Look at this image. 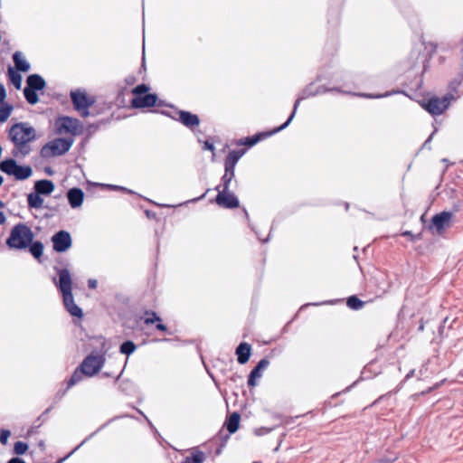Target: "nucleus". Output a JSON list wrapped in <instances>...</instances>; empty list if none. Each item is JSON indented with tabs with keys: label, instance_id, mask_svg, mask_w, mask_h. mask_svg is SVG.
Returning a JSON list of instances; mask_svg holds the SVG:
<instances>
[{
	"label": "nucleus",
	"instance_id": "nucleus-8",
	"mask_svg": "<svg viewBox=\"0 0 463 463\" xmlns=\"http://www.w3.org/2000/svg\"><path fill=\"white\" fill-rule=\"evenodd\" d=\"M55 128L60 135H78L82 131V126L80 121L70 117L59 118L55 122Z\"/></svg>",
	"mask_w": 463,
	"mask_h": 463
},
{
	"label": "nucleus",
	"instance_id": "nucleus-45",
	"mask_svg": "<svg viewBox=\"0 0 463 463\" xmlns=\"http://www.w3.org/2000/svg\"><path fill=\"white\" fill-rule=\"evenodd\" d=\"M97 284H98V282L96 279H89V281H88V285H89L90 288H91V289L96 288Z\"/></svg>",
	"mask_w": 463,
	"mask_h": 463
},
{
	"label": "nucleus",
	"instance_id": "nucleus-4",
	"mask_svg": "<svg viewBox=\"0 0 463 463\" xmlns=\"http://www.w3.org/2000/svg\"><path fill=\"white\" fill-rule=\"evenodd\" d=\"M149 88L145 84L137 86L132 90L134 108H149L156 104L157 97L156 94L148 93Z\"/></svg>",
	"mask_w": 463,
	"mask_h": 463
},
{
	"label": "nucleus",
	"instance_id": "nucleus-12",
	"mask_svg": "<svg viewBox=\"0 0 463 463\" xmlns=\"http://www.w3.org/2000/svg\"><path fill=\"white\" fill-rule=\"evenodd\" d=\"M214 203L224 209H235L240 206V201L234 194L228 191H218Z\"/></svg>",
	"mask_w": 463,
	"mask_h": 463
},
{
	"label": "nucleus",
	"instance_id": "nucleus-50",
	"mask_svg": "<svg viewBox=\"0 0 463 463\" xmlns=\"http://www.w3.org/2000/svg\"><path fill=\"white\" fill-rule=\"evenodd\" d=\"M156 327H157V329L162 330V331H165L166 329L165 326L160 323L157 324Z\"/></svg>",
	"mask_w": 463,
	"mask_h": 463
},
{
	"label": "nucleus",
	"instance_id": "nucleus-16",
	"mask_svg": "<svg viewBox=\"0 0 463 463\" xmlns=\"http://www.w3.org/2000/svg\"><path fill=\"white\" fill-rule=\"evenodd\" d=\"M328 91H340V90L338 88L328 89V88H326L325 86L315 87L313 83H310L307 86H306L299 92L298 95L301 97V99H308L310 97H314V96H317V95H319V94L326 93Z\"/></svg>",
	"mask_w": 463,
	"mask_h": 463
},
{
	"label": "nucleus",
	"instance_id": "nucleus-15",
	"mask_svg": "<svg viewBox=\"0 0 463 463\" xmlns=\"http://www.w3.org/2000/svg\"><path fill=\"white\" fill-rule=\"evenodd\" d=\"M53 248L56 251L67 250L71 245V239L67 232L61 231L52 237Z\"/></svg>",
	"mask_w": 463,
	"mask_h": 463
},
{
	"label": "nucleus",
	"instance_id": "nucleus-24",
	"mask_svg": "<svg viewBox=\"0 0 463 463\" xmlns=\"http://www.w3.org/2000/svg\"><path fill=\"white\" fill-rule=\"evenodd\" d=\"M234 177V170L231 168H224V175L222 177V184L217 186V191L230 190V184Z\"/></svg>",
	"mask_w": 463,
	"mask_h": 463
},
{
	"label": "nucleus",
	"instance_id": "nucleus-9",
	"mask_svg": "<svg viewBox=\"0 0 463 463\" xmlns=\"http://www.w3.org/2000/svg\"><path fill=\"white\" fill-rule=\"evenodd\" d=\"M451 96H444L442 99L438 97H432L425 100L422 107L430 114L438 116L442 114L449 105V99Z\"/></svg>",
	"mask_w": 463,
	"mask_h": 463
},
{
	"label": "nucleus",
	"instance_id": "nucleus-57",
	"mask_svg": "<svg viewBox=\"0 0 463 463\" xmlns=\"http://www.w3.org/2000/svg\"><path fill=\"white\" fill-rule=\"evenodd\" d=\"M2 183H3V178H2V176L0 175V185L2 184Z\"/></svg>",
	"mask_w": 463,
	"mask_h": 463
},
{
	"label": "nucleus",
	"instance_id": "nucleus-27",
	"mask_svg": "<svg viewBox=\"0 0 463 463\" xmlns=\"http://www.w3.org/2000/svg\"><path fill=\"white\" fill-rule=\"evenodd\" d=\"M304 100V99H301V97L298 95L295 103H294V106H293V110L291 112V114L289 115V117L288 118V119L286 120V122H284L282 125H280L279 127H277L276 128V131H282L284 130L286 128H288V126L290 124V122L293 120L295 115H296V112L298 110V108L300 104V102Z\"/></svg>",
	"mask_w": 463,
	"mask_h": 463
},
{
	"label": "nucleus",
	"instance_id": "nucleus-19",
	"mask_svg": "<svg viewBox=\"0 0 463 463\" xmlns=\"http://www.w3.org/2000/svg\"><path fill=\"white\" fill-rule=\"evenodd\" d=\"M240 420L241 414L238 411H233L232 414L227 416L223 427L226 428V434H229V437L231 436V434H233L238 430L240 426Z\"/></svg>",
	"mask_w": 463,
	"mask_h": 463
},
{
	"label": "nucleus",
	"instance_id": "nucleus-33",
	"mask_svg": "<svg viewBox=\"0 0 463 463\" xmlns=\"http://www.w3.org/2000/svg\"><path fill=\"white\" fill-rule=\"evenodd\" d=\"M43 203V201L39 196L38 194H30L28 196V203L32 207H35V208L41 207Z\"/></svg>",
	"mask_w": 463,
	"mask_h": 463
},
{
	"label": "nucleus",
	"instance_id": "nucleus-41",
	"mask_svg": "<svg viewBox=\"0 0 463 463\" xmlns=\"http://www.w3.org/2000/svg\"><path fill=\"white\" fill-rule=\"evenodd\" d=\"M436 132V129L430 135V137L426 139V141L423 143L421 148H428V149H430V146H429V144L430 143L434 134Z\"/></svg>",
	"mask_w": 463,
	"mask_h": 463
},
{
	"label": "nucleus",
	"instance_id": "nucleus-53",
	"mask_svg": "<svg viewBox=\"0 0 463 463\" xmlns=\"http://www.w3.org/2000/svg\"><path fill=\"white\" fill-rule=\"evenodd\" d=\"M45 172H46L49 175H52L53 174V171H52L50 167L45 168Z\"/></svg>",
	"mask_w": 463,
	"mask_h": 463
},
{
	"label": "nucleus",
	"instance_id": "nucleus-59",
	"mask_svg": "<svg viewBox=\"0 0 463 463\" xmlns=\"http://www.w3.org/2000/svg\"><path fill=\"white\" fill-rule=\"evenodd\" d=\"M3 205V203L0 202V207Z\"/></svg>",
	"mask_w": 463,
	"mask_h": 463
},
{
	"label": "nucleus",
	"instance_id": "nucleus-56",
	"mask_svg": "<svg viewBox=\"0 0 463 463\" xmlns=\"http://www.w3.org/2000/svg\"><path fill=\"white\" fill-rule=\"evenodd\" d=\"M243 211H244V214H245L246 218L248 219V218H249V213H248V212L246 211V209H244Z\"/></svg>",
	"mask_w": 463,
	"mask_h": 463
},
{
	"label": "nucleus",
	"instance_id": "nucleus-25",
	"mask_svg": "<svg viewBox=\"0 0 463 463\" xmlns=\"http://www.w3.org/2000/svg\"><path fill=\"white\" fill-rule=\"evenodd\" d=\"M27 84H28L27 88L34 90H42L45 86V82H44L43 79L37 74L29 76L27 79Z\"/></svg>",
	"mask_w": 463,
	"mask_h": 463
},
{
	"label": "nucleus",
	"instance_id": "nucleus-35",
	"mask_svg": "<svg viewBox=\"0 0 463 463\" xmlns=\"http://www.w3.org/2000/svg\"><path fill=\"white\" fill-rule=\"evenodd\" d=\"M83 374H84V373L82 372L81 367H80V370H76L69 382V386H72V385L76 384L77 383L80 382L82 380Z\"/></svg>",
	"mask_w": 463,
	"mask_h": 463
},
{
	"label": "nucleus",
	"instance_id": "nucleus-18",
	"mask_svg": "<svg viewBox=\"0 0 463 463\" xmlns=\"http://www.w3.org/2000/svg\"><path fill=\"white\" fill-rule=\"evenodd\" d=\"M279 132V131H276V128L270 131L260 132L251 137H247L244 139H241L239 144L245 145L248 146H252L256 145L258 142H260V140L265 139V138H267L274 134H277Z\"/></svg>",
	"mask_w": 463,
	"mask_h": 463
},
{
	"label": "nucleus",
	"instance_id": "nucleus-58",
	"mask_svg": "<svg viewBox=\"0 0 463 463\" xmlns=\"http://www.w3.org/2000/svg\"><path fill=\"white\" fill-rule=\"evenodd\" d=\"M253 463H260V462H259V461H254Z\"/></svg>",
	"mask_w": 463,
	"mask_h": 463
},
{
	"label": "nucleus",
	"instance_id": "nucleus-26",
	"mask_svg": "<svg viewBox=\"0 0 463 463\" xmlns=\"http://www.w3.org/2000/svg\"><path fill=\"white\" fill-rule=\"evenodd\" d=\"M14 61L17 70L22 71H27L30 69L29 62L25 60L21 52H15L14 54Z\"/></svg>",
	"mask_w": 463,
	"mask_h": 463
},
{
	"label": "nucleus",
	"instance_id": "nucleus-3",
	"mask_svg": "<svg viewBox=\"0 0 463 463\" xmlns=\"http://www.w3.org/2000/svg\"><path fill=\"white\" fill-rule=\"evenodd\" d=\"M33 234L29 227L24 224H18L13 228L7 240L10 248L24 249L33 241Z\"/></svg>",
	"mask_w": 463,
	"mask_h": 463
},
{
	"label": "nucleus",
	"instance_id": "nucleus-54",
	"mask_svg": "<svg viewBox=\"0 0 463 463\" xmlns=\"http://www.w3.org/2000/svg\"><path fill=\"white\" fill-rule=\"evenodd\" d=\"M423 329H424V326H423V324H420L419 326V330L423 331Z\"/></svg>",
	"mask_w": 463,
	"mask_h": 463
},
{
	"label": "nucleus",
	"instance_id": "nucleus-20",
	"mask_svg": "<svg viewBox=\"0 0 463 463\" xmlns=\"http://www.w3.org/2000/svg\"><path fill=\"white\" fill-rule=\"evenodd\" d=\"M174 118L177 120H180L184 126L188 128L199 126L200 124V119L197 116L185 111L176 112Z\"/></svg>",
	"mask_w": 463,
	"mask_h": 463
},
{
	"label": "nucleus",
	"instance_id": "nucleus-52",
	"mask_svg": "<svg viewBox=\"0 0 463 463\" xmlns=\"http://www.w3.org/2000/svg\"><path fill=\"white\" fill-rule=\"evenodd\" d=\"M5 217L3 213L0 212V224L4 223Z\"/></svg>",
	"mask_w": 463,
	"mask_h": 463
},
{
	"label": "nucleus",
	"instance_id": "nucleus-6",
	"mask_svg": "<svg viewBox=\"0 0 463 463\" xmlns=\"http://www.w3.org/2000/svg\"><path fill=\"white\" fill-rule=\"evenodd\" d=\"M72 145V140L56 138L43 146L41 156L45 158L59 156L66 153Z\"/></svg>",
	"mask_w": 463,
	"mask_h": 463
},
{
	"label": "nucleus",
	"instance_id": "nucleus-7",
	"mask_svg": "<svg viewBox=\"0 0 463 463\" xmlns=\"http://www.w3.org/2000/svg\"><path fill=\"white\" fill-rule=\"evenodd\" d=\"M2 172L8 175H13L18 180L29 178L33 174V169L29 165H20L14 159H7L0 164Z\"/></svg>",
	"mask_w": 463,
	"mask_h": 463
},
{
	"label": "nucleus",
	"instance_id": "nucleus-48",
	"mask_svg": "<svg viewBox=\"0 0 463 463\" xmlns=\"http://www.w3.org/2000/svg\"><path fill=\"white\" fill-rule=\"evenodd\" d=\"M7 463H25V462L19 458H11Z\"/></svg>",
	"mask_w": 463,
	"mask_h": 463
},
{
	"label": "nucleus",
	"instance_id": "nucleus-5",
	"mask_svg": "<svg viewBox=\"0 0 463 463\" xmlns=\"http://www.w3.org/2000/svg\"><path fill=\"white\" fill-rule=\"evenodd\" d=\"M229 440V434H226L222 429H221L218 433L210 439L207 442H204V458L206 457H216L219 456L223 448L226 446Z\"/></svg>",
	"mask_w": 463,
	"mask_h": 463
},
{
	"label": "nucleus",
	"instance_id": "nucleus-10",
	"mask_svg": "<svg viewBox=\"0 0 463 463\" xmlns=\"http://www.w3.org/2000/svg\"><path fill=\"white\" fill-rule=\"evenodd\" d=\"M71 97L75 109L80 111L82 116H88V108L94 103L93 97L89 96L81 90H72Z\"/></svg>",
	"mask_w": 463,
	"mask_h": 463
},
{
	"label": "nucleus",
	"instance_id": "nucleus-39",
	"mask_svg": "<svg viewBox=\"0 0 463 463\" xmlns=\"http://www.w3.org/2000/svg\"><path fill=\"white\" fill-rule=\"evenodd\" d=\"M10 437V431L9 430H2L0 433V442L4 445L7 443V440Z\"/></svg>",
	"mask_w": 463,
	"mask_h": 463
},
{
	"label": "nucleus",
	"instance_id": "nucleus-2",
	"mask_svg": "<svg viewBox=\"0 0 463 463\" xmlns=\"http://www.w3.org/2000/svg\"><path fill=\"white\" fill-rule=\"evenodd\" d=\"M59 280L56 285L62 293L63 302L70 314L76 317H82V310L75 304L71 293V275L66 269H60L58 272Z\"/></svg>",
	"mask_w": 463,
	"mask_h": 463
},
{
	"label": "nucleus",
	"instance_id": "nucleus-1",
	"mask_svg": "<svg viewBox=\"0 0 463 463\" xmlns=\"http://www.w3.org/2000/svg\"><path fill=\"white\" fill-rule=\"evenodd\" d=\"M8 137L15 147L23 155H26L28 154L26 145L36 139V131L28 123L21 122L10 128Z\"/></svg>",
	"mask_w": 463,
	"mask_h": 463
},
{
	"label": "nucleus",
	"instance_id": "nucleus-55",
	"mask_svg": "<svg viewBox=\"0 0 463 463\" xmlns=\"http://www.w3.org/2000/svg\"><path fill=\"white\" fill-rule=\"evenodd\" d=\"M203 368L207 371L208 374L213 378L212 373L207 370V368H206V365H205V364L203 365Z\"/></svg>",
	"mask_w": 463,
	"mask_h": 463
},
{
	"label": "nucleus",
	"instance_id": "nucleus-29",
	"mask_svg": "<svg viewBox=\"0 0 463 463\" xmlns=\"http://www.w3.org/2000/svg\"><path fill=\"white\" fill-rule=\"evenodd\" d=\"M12 111H13V107L11 105H8L6 103H2L0 105V122L1 123L5 122L8 119V118L10 117Z\"/></svg>",
	"mask_w": 463,
	"mask_h": 463
},
{
	"label": "nucleus",
	"instance_id": "nucleus-34",
	"mask_svg": "<svg viewBox=\"0 0 463 463\" xmlns=\"http://www.w3.org/2000/svg\"><path fill=\"white\" fill-rule=\"evenodd\" d=\"M43 247L42 245V243L40 242H35L33 243L31 248H30V251L31 253L35 257V258H40L43 254Z\"/></svg>",
	"mask_w": 463,
	"mask_h": 463
},
{
	"label": "nucleus",
	"instance_id": "nucleus-40",
	"mask_svg": "<svg viewBox=\"0 0 463 463\" xmlns=\"http://www.w3.org/2000/svg\"><path fill=\"white\" fill-rule=\"evenodd\" d=\"M161 319L159 317H157L155 313L151 314V317H147L145 318L146 324H152L154 322H159Z\"/></svg>",
	"mask_w": 463,
	"mask_h": 463
},
{
	"label": "nucleus",
	"instance_id": "nucleus-51",
	"mask_svg": "<svg viewBox=\"0 0 463 463\" xmlns=\"http://www.w3.org/2000/svg\"><path fill=\"white\" fill-rule=\"evenodd\" d=\"M259 240L262 241L263 242H268L269 241V236H270V233L268 235V237L266 239H260V237L259 236V234L256 232Z\"/></svg>",
	"mask_w": 463,
	"mask_h": 463
},
{
	"label": "nucleus",
	"instance_id": "nucleus-38",
	"mask_svg": "<svg viewBox=\"0 0 463 463\" xmlns=\"http://www.w3.org/2000/svg\"><path fill=\"white\" fill-rule=\"evenodd\" d=\"M202 462V455L201 453H196L193 455L192 458H187L184 463H201Z\"/></svg>",
	"mask_w": 463,
	"mask_h": 463
},
{
	"label": "nucleus",
	"instance_id": "nucleus-30",
	"mask_svg": "<svg viewBox=\"0 0 463 463\" xmlns=\"http://www.w3.org/2000/svg\"><path fill=\"white\" fill-rule=\"evenodd\" d=\"M9 77H10V80L11 82L14 85V87L16 89H20L21 86H22V76L17 73L16 71H14V70L10 69L9 70Z\"/></svg>",
	"mask_w": 463,
	"mask_h": 463
},
{
	"label": "nucleus",
	"instance_id": "nucleus-23",
	"mask_svg": "<svg viewBox=\"0 0 463 463\" xmlns=\"http://www.w3.org/2000/svg\"><path fill=\"white\" fill-rule=\"evenodd\" d=\"M83 196V192L80 189H71L68 193V200L71 207H80L82 204Z\"/></svg>",
	"mask_w": 463,
	"mask_h": 463
},
{
	"label": "nucleus",
	"instance_id": "nucleus-42",
	"mask_svg": "<svg viewBox=\"0 0 463 463\" xmlns=\"http://www.w3.org/2000/svg\"><path fill=\"white\" fill-rule=\"evenodd\" d=\"M5 96H6V93H5V87L0 84V103L1 104L5 103L4 100L5 99Z\"/></svg>",
	"mask_w": 463,
	"mask_h": 463
},
{
	"label": "nucleus",
	"instance_id": "nucleus-22",
	"mask_svg": "<svg viewBox=\"0 0 463 463\" xmlns=\"http://www.w3.org/2000/svg\"><path fill=\"white\" fill-rule=\"evenodd\" d=\"M34 189L38 194L48 195L54 190V184L50 180H40L34 184Z\"/></svg>",
	"mask_w": 463,
	"mask_h": 463
},
{
	"label": "nucleus",
	"instance_id": "nucleus-44",
	"mask_svg": "<svg viewBox=\"0 0 463 463\" xmlns=\"http://www.w3.org/2000/svg\"><path fill=\"white\" fill-rule=\"evenodd\" d=\"M440 384L439 383H436L434 386L432 387H430L428 388L427 390L425 391H422L420 392L421 395H426L427 393H430V392H432L433 390L437 389Z\"/></svg>",
	"mask_w": 463,
	"mask_h": 463
},
{
	"label": "nucleus",
	"instance_id": "nucleus-11",
	"mask_svg": "<svg viewBox=\"0 0 463 463\" xmlns=\"http://www.w3.org/2000/svg\"><path fill=\"white\" fill-rule=\"evenodd\" d=\"M453 217L451 212L443 211L439 213H436L431 217L429 229H435L437 234H442L443 231L450 226V222Z\"/></svg>",
	"mask_w": 463,
	"mask_h": 463
},
{
	"label": "nucleus",
	"instance_id": "nucleus-17",
	"mask_svg": "<svg viewBox=\"0 0 463 463\" xmlns=\"http://www.w3.org/2000/svg\"><path fill=\"white\" fill-rule=\"evenodd\" d=\"M235 354L237 355V362L240 364H245L250 358L251 345L247 342L240 343L235 349Z\"/></svg>",
	"mask_w": 463,
	"mask_h": 463
},
{
	"label": "nucleus",
	"instance_id": "nucleus-13",
	"mask_svg": "<svg viewBox=\"0 0 463 463\" xmlns=\"http://www.w3.org/2000/svg\"><path fill=\"white\" fill-rule=\"evenodd\" d=\"M104 362L105 359L102 355H90L83 361L82 372L87 376H93L101 369Z\"/></svg>",
	"mask_w": 463,
	"mask_h": 463
},
{
	"label": "nucleus",
	"instance_id": "nucleus-46",
	"mask_svg": "<svg viewBox=\"0 0 463 463\" xmlns=\"http://www.w3.org/2000/svg\"><path fill=\"white\" fill-rule=\"evenodd\" d=\"M402 235L404 237H411V241H413L415 239V236L413 235V233L411 231H406V232H402Z\"/></svg>",
	"mask_w": 463,
	"mask_h": 463
},
{
	"label": "nucleus",
	"instance_id": "nucleus-32",
	"mask_svg": "<svg viewBox=\"0 0 463 463\" xmlns=\"http://www.w3.org/2000/svg\"><path fill=\"white\" fill-rule=\"evenodd\" d=\"M136 350V345L131 341H127L123 343L120 346V352L125 354H130L134 353Z\"/></svg>",
	"mask_w": 463,
	"mask_h": 463
},
{
	"label": "nucleus",
	"instance_id": "nucleus-14",
	"mask_svg": "<svg viewBox=\"0 0 463 463\" xmlns=\"http://www.w3.org/2000/svg\"><path fill=\"white\" fill-rule=\"evenodd\" d=\"M269 365V360L265 357L259 361V363L252 368L248 375V386L254 387L257 383L256 380L262 377V372Z\"/></svg>",
	"mask_w": 463,
	"mask_h": 463
},
{
	"label": "nucleus",
	"instance_id": "nucleus-36",
	"mask_svg": "<svg viewBox=\"0 0 463 463\" xmlns=\"http://www.w3.org/2000/svg\"><path fill=\"white\" fill-rule=\"evenodd\" d=\"M28 449V445L24 442L18 441L14 444V450L17 455L24 454Z\"/></svg>",
	"mask_w": 463,
	"mask_h": 463
},
{
	"label": "nucleus",
	"instance_id": "nucleus-47",
	"mask_svg": "<svg viewBox=\"0 0 463 463\" xmlns=\"http://www.w3.org/2000/svg\"><path fill=\"white\" fill-rule=\"evenodd\" d=\"M414 373H415V370H414V369L411 370V371L406 374V376H405V378H404L403 382H406V381H408L410 378L413 377V376H414Z\"/></svg>",
	"mask_w": 463,
	"mask_h": 463
},
{
	"label": "nucleus",
	"instance_id": "nucleus-28",
	"mask_svg": "<svg viewBox=\"0 0 463 463\" xmlns=\"http://www.w3.org/2000/svg\"><path fill=\"white\" fill-rule=\"evenodd\" d=\"M346 305L348 307L354 310H359L364 306V302L362 301L358 297L355 295L350 296L347 298Z\"/></svg>",
	"mask_w": 463,
	"mask_h": 463
},
{
	"label": "nucleus",
	"instance_id": "nucleus-43",
	"mask_svg": "<svg viewBox=\"0 0 463 463\" xmlns=\"http://www.w3.org/2000/svg\"><path fill=\"white\" fill-rule=\"evenodd\" d=\"M204 150H209L213 152L214 146L213 143L209 142L208 140H204Z\"/></svg>",
	"mask_w": 463,
	"mask_h": 463
},
{
	"label": "nucleus",
	"instance_id": "nucleus-49",
	"mask_svg": "<svg viewBox=\"0 0 463 463\" xmlns=\"http://www.w3.org/2000/svg\"><path fill=\"white\" fill-rule=\"evenodd\" d=\"M272 430V429L268 428H262L260 430V432H258L259 435H261L262 433H269Z\"/></svg>",
	"mask_w": 463,
	"mask_h": 463
},
{
	"label": "nucleus",
	"instance_id": "nucleus-21",
	"mask_svg": "<svg viewBox=\"0 0 463 463\" xmlns=\"http://www.w3.org/2000/svg\"><path fill=\"white\" fill-rule=\"evenodd\" d=\"M245 152V149H235L230 151L224 161V168H231L234 170L236 164Z\"/></svg>",
	"mask_w": 463,
	"mask_h": 463
},
{
	"label": "nucleus",
	"instance_id": "nucleus-37",
	"mask_svg": "<svg viewBox=\"0 0 463 463\" xmlns=\"http://www.w3.org/2000/svg\"><path fill=\"white\" fill-rule=\"evenodd\" d=\"M393 92H385L383 94H367V93H360L358 96L367 98V99H381L384 97L391 96Z\"/></svg>",
	"mask_w": 463,
	"mask_h": 463
},
{
	"label": "nucleus",
	"instance_id": "nucleus-31",
	"mask_svg": "<svg viewBox=\"0 0 463 463\" xmlns=\"http://www.w3.org/2000/svg\"><path fill=\"white\" fill-rule=\"evenodd\" d=\"M24 92V96L29 103L35 104L38 102V96L35 93L34 90L25 88Z\"/></svg>",
	"mask_w": 463,
	"mask_h": 463
}]
</instances>
